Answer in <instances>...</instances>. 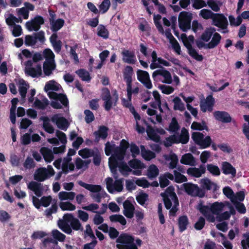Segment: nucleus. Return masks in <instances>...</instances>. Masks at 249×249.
Listing matches in <instances>:
<instances>
[{
    "label": "nucleus",
    "mask_w": 249,
    "mask_h": 249,
    "mask_svg": "<svg viewBox=\"0 0 249 249\" xmlns=\"http://www.w3.org/2000/svg\"><path fill=\"white\" fill-rule=\"evenodd\" d=\"M134 237L127 233H121L116 239L118 249H138Z\"/></svg>",
    "instance_id": "f257e3e1"
},
{
    "label": "nucleus",
    "mask_w": 249,
    "mask_h": 249,
    "mask_svg": "<svg viewBox=\"0 0 249 249\" xmlns=\"http://www.w3.org/2000/svg\"><path fill=\"white\" fill-rule=\"evenodd\" d=\"M181 38L184 46L187 49L188 54L196 60L202 61L203 60V55L199 54L196 50L193 48L192 43L187 39L186 35L182 34Z\"/></svg>",
    "instance_id": "f03ea898"
},
{
    "label": "nucleus",
    "mask_w": 249,
    "mask_h": 249,
    "mask_svg": "<svg viewBox=\"0 0 249 249\" xmlns=\"http://www.w3.org/2000/svg\"><path fill=\"white\" fill-rule=\"evenodd\" d=\"M183 185L185 192L191 196H198L202 198L205 196V192L199 188L197 184L186 183H184Z\"/></svg>",
    "instance_id": "7ed1b4c3"
},
{
    "label": "nucleus",
    "mask_w": 249,
    "mask_h": 249,
    "mask_svg": "<svg viewBox=\"0 0 249 249\" xmlns=\"http://www.w3.org/2000/svg\"><path fill=\"white\" fill-rule=\"evenodd\" d=\"M25 73L33 78L37 77L42 74L41 66L37 64L35 67H33V62L31 60H28L25 62Z\"/></svg>",
    "instance_id": "20e7f679"
},
{
    "label": "nucleus",
    "mask_w": 249,
    "mask_h": 249,
    "mask_svg": "<svg viewBox=\"0 0 249 249\" xmlns=\"http://www.w3.org/2000/svg\"><path fill=\"white\" fill-rule=\"evenodd\" d=\"M44 20L42 17L36 16L31 21H28L26 23L27 29L30 31H37L40 28L41 25L43 24Z\"/></svg>",
    "instance_id": "39448f33"
},
{
    "label": "nucleus",
    "mask_w": 249,
    "mask_h": 249,
    "mask_svg": "<svg viewBox=\"0 0 249 249\" xmlns=\"http://www.w3.org/2000/svg\"><path fill=\"white\" fill-rule=\"evenodd\" d=\"M137 76L138 80L147 89H151L152 88L150 76L147 71L138 70L137 71Z\"/></svg>",
    "instance_id": "423d86ee"
},
{
    "label": "nucleus",
    "mask_w": 249,
    "mask_h": 249,
    "mask_svg": "<svg viewBox=\"0 0 249 249\" xmlns=\"http://www.w3.org/2000/svg\"><path fill=\"white\" fill-rule=\"evenodd\" d=\"M213 22L214 26L222 30L227 29L228 20L223 14L216 13L213 19Z\"/></svg>",
    "instance_id": "0eeeda50"
},
{
    "label": "nucleus",
    "mask_w": 249,
    "mask_h": 249,
    "mask_svg": "<svg viewBox=\"0 0 249 249\" xmlns=\"http://www.w3.org/2000/svg\"><path fill=\"white\" fill-rule=\"evenodd\" d=\"M201 186L205 192V190L207 191L212 190L213 193H215L219 189V186L216 183L212 181L208 178H203L201 180Z\"/></svg>",
    "instance_id": "6e6552de"
},
{
    "label": "nucleus",
    "mask_w": 249,
    "mask_h": 249,
    "mask_svg": "<svg viewBox=\"0 0 249 249\" xmlns=\"http://www.w3.org/2000/svg\"><path fill=\"white\" fill-rule=\"evenodd\" d=\"M213 115L216 120L223 123H229L232 121L230 114L225 111H215L213 113Z\"/></svg>",
    "instance_id": "1a4fd4ad"
},
{
    "label": "nucleus",
    "mask_w": 249,
    "mask_h": 249,
    "mask_svg": "<svg viewBox=\"0 0 249 249\" xmlns=\"http://www.w3.org/2000/svg\"><path fill=\"white\" fill-rule=\"evenodd\" d=\"M158 75H161L164 77V81L163 82L165 83L171 84L172 82L170 72L164 68H162V69L157 70L153 72L152 77L154 80H155Z\"/></svg>",
    "instance_id": "9d476101"
},
{
    "label": "nucleus",
    "mask_w": 249,
    "mask_h": 249,
    "mask_svg": "<svg viewBox=\"0 0 249 249\" xmlns=\"http://www.w3.org/2000/svg\"><path fill=\"white\" fill-rule=\"evenodd\" d=\"M124 214L128 218H132L134 216L135 207L131 201L128 199L123 203Z\"/></svg>",
    "instance_id": "9b49d317"
},
{
    "label": "nucleus",
    "mask_w": 249,
    "mask_h": 249,
    "mask_svg": "<svg viewBox=\"0 0 249 249\" xmlns=\"http://www.w3.org/2000/svg\"><path fill=\"white\" fill-rule=\"evenodd\" d=\"M102 99L104 102V107L106 110L109 111L112 107V102L110 91L107 88L103 89Z\"/></svg>",
    "instance_id": "f8f14e48"
},
{
    "label": "nucleus",
    "mask_w": 249,
    "mask_h": 249,
    "mask_svg": "<svg viewBox=\"0 0 249 249\" xmlns=\"http://www.w3.org/2000/svg\"><path fill=\"white\" fill-rule=\"evenodd\" d=\"M214 105V99L212 95H209L206 97L205 102L200 104V107L203 112H206L207 110L211 112Z\"/></svg>",
    "instance_id": "ddd939ff"
},
{
    "label": "nucleus",
    "mask_w": 249,
    "mask_h": 249,
    "mask_svg": "<svg viewBox=\"0 0 249 249\" xmlns=\"http://www.w3.org/2000/svg\"><path fill=\"white\" fill-rule=\"evenodd\" d=\"M28 188L33 191L37 197H40L43 195L44 189L40 183L32 181L28 185Z\"/></svg>",
    "instance_id": "4468645a"
},
{
    "label": "nucleus",
    "mask_w": 249,
    "mask_h": 249,
    "mask_svg": "<svg viewBox=\"0 0 249 249\" xmlns=\"http://www.w3.org/2000/svg\"><path fill=\"white\" fill-rule=\"evenodd\" d=\"M221 170L225 175H231L232 178L236 176V169L229 162L223 161L221 164Z\"/></svg>",
    "instance_id": "2eb2a0df"
},
{
    "label": "nucleus",
    "mask_w": 249,
    "mask_h": 249,
    "mask_svg": "<svg viewBox=\"0 0 249 249\" xmlns=\"http://www.w3.org/2000/svg\"><path fill=\"white\" fill-rule=\"evenodd\" d=\"M108 128L104 125H101L99 127L98 130L94 132L93 134L95 136L94 141L96 142H98L100 139H105L108 135L107 131Z\"/></svg>",
    "instance_id": "dca6fc26"
},
{
    "label": "nucleus",
    "mask_w": 249,
    "mask_h": 249,
    "mask_svg": "<svg viewBox=\"0 0 249 249\" xmlns=\"http://www.w3.org/2000/svg\"><path fill=\"white\" fill-rule=\"evenodd\" d=\"M47 169L45 167L39 168L36 172L34 175V179L38 181L42 182L49 178L47 175Z\"/></svg>",
    "instance_id": "f3484780"
},
{
    "label": "nucleus",
    "mask_w": 249,
    "mask_h": 249,
    "mask_svg": "<svg viewBox=\"0 0 249 249\" xmlns=\"http://www.w3.org/2000/svg\"><path fill=\"white\" fill-rule=\"evenodd\" d=\"M163 158L166 161L171 160L168 166L169 169H174L177 168V164L178 162V159L176 154L172 153L169 155L165 154L163 155Z\"/></svg>",
    "instance_id": "a211bd4d"
},
{
    "label": "nucleus",
    "mask_w": 249,
    "mask_h": 249,
    "mask_svg": "<svg viewBox=\"0 0 249 249\" xmlns=\"http://www.w3.org/2000/svg\"><path fill=\"white\" fill-rule=\"evenodd\" d=\"M40 152L47 163H50L54 159L53 152L50 149L43 147L40 148Z\"/></svg>",
    "instance_id": "6ab92c4d"
},
{
    "label": "nucleus",
    "mask_w": 249,
    "mask_h": 249,
    "mask_svg": "<svg viewBox=\"0 0 249 249\" xmlns=\"http://www.w3.org/2000/svg\"><path fill=\"white\" fill-rule=\"evenodd\" d=\"M189 224V219L187 215H183L180 216L178 220V227L179 231L182 232L185 231Z\"/></svg>",
    "instance_id": "aec40b11"
},
{
    "label": "nucleus",
    "mask_w": 249,
    "mask_h": 249,
    "mask_svg": "<svg viewBox=\"0 0 249 249\" xmlns=\"http://www.w3.org/2000/svg\"><path fill=\"white\" fill-rule=\"evenodd\" d=\"M78 184L81 187L85 188L92 193H99L102 190V187L100 185L89 184L84 182L81 180L78 181Z\"/></svg>",
    "instance_id": "412c9836"
},
{
    "label": "nucleus",
    "mask_w": 249,
    "mask_h": 249,
    "mask_svg": "<svg viewBox=\"0 0 249 249\" xmlns=\"http://www.w3.org/2000/svg\"><path fill=\"white\" fill-rule=\"evenodd\" d=\"M56 67L54 60H47L43 63V68L45 75L49 76L52 73Z\"/></svg>",
    "instance_id": "4be33fe9"
},
{
    "label": "nucleus",
    "mask_w": 249,
    "mask_h": 249,
    "mask_svg": "<svg viewBox=\"0 0 249 249\" xmlns=\"http://www.w3.org/2000/svg\"><path fill=\"white\" fill-rule=\"evenodd\" d=\"M122 54L123 56V61L128 64H134L136 62V57L133 52L128 50H124Z\"/></svg>",
    "instance_id": "5701e85b"
},
{
    "label": "nucleus",
    "mask_w": 249,
    "mask_h": 249,
    "mask_svg": "<svg viewBox=\"0 0 249 249\" xmlns=\"http://www.w3.org/2000/svg\"><path fill=\"white\" fill-rule=\"evenodd\" d=\"M211 41L206 44V49H213L216 47L220 43L221 36L218 33H214Z\"/></svg>",
    "instance_id": "b1692460"
},
{
    "label": "nucleus",
    "mask_w": 249,
    "mask_h": 249,
    "mask_svg": "<svg viewBox=\"0 0 249 249\" xmlns=\"http://www.w3.org/2000/svg\"><path fill=\"white\" fill-rule=\"evenodd\" d=\"M140 148L141 155L145 160L149 161L156 157V154L152 151L146 149L144 145H141Z\"/></svg>",
    "instance_id": "393cba45"
},
{
    "label": "nucleus",
    "mask_w": 249,
    "mask_h": 249,
    "mask_svg": "<svg viewBox=\"0 0 249 249\" xmlns=\"http://www.w3.org/2000/svg\"><path fill=\"white\" fill-rule=\"evenodd\" d=\"M180 162L185 165L194 166L195 163V159L191 154H185L182 156L180 159Z\"/></svg>",
    "instance_id": "a878e982"
},
{
    "label": "nucleus",
    "mask_w": 249,
    "mask_h": 249,
    "mask_svg": "<svg viewBox=\"0 0 249 249\" xmlns=\"http://www.w3.org/2000/svg\"><path fill=\"white\" fill-rule=\"evenodd\" d=\"M133 72V69L131 66H127L125 68L124 71V79L126 84H130L132 83V76Z\"/></svg>",
    "instance_id": "bb28decb"
},
{
    "label": "nucleus",
    "mask_w": 249,
    "mask_h": 249,
    "mask_svg": "<svg viewBox=\"0 0 249 249\" xmlns=\"http://www.w3.org/2000/svg\"><path fill=\"white\" fill-rule=\"evenodd\" d=\"M40 119L43 121V128L47 133L53 134L54 133V129L49 123L50 119L48 117H41Z\"/></svg>",
    "instance_id": "cd10ccee"
},
{
    "label": "nucleus",
    "mask_w": 249,
    "mask_h": 249,
    "mask_svg": "<svg viewBox=\"0 0 249 249\" xmlns=\"http://www.w3.org/2000/svg\"><path fill=\"white\" fill-rule=\"evenodd\" d=\"M65 21L62 18H58L56 20L51 21V29L53 32H56L59 30L64 25Z\"/></svg>",
    "instance_id": "c85d7f7f"
},
{
    "label": "nucleus",
    "mask_w": 249,
    "mask_h": 249,
    "mask_svg": "<svg viewBox=\"0 0 249 249\" xmlns=\"http://www.w3.org/2000/svg\"><path fill=\"white\" fill-rule=\"evenodd\" d=\"M215 31V29L214 27L207 28L201 35V39L205 42L209 41Z\"/></svg>",
    "instance_id": "c756f323"
},
{
    "label": "nucleus",
    "mask_w": 249,
    "mask_h": 249,
    "mask_svg": "<svg viewBox=\"0 0 249 249\" xmlns=\"http://www.w3.org/2000/svg\"><path fill=\"white\" fill-rule=\"evenodd\" d=\"M34 104L36 108L44 110L49 105V101L46 97L43 98L41 101L36 98Z\"/></svg>",
    "instance_id": "7c9ffc66"
},
{
    "label": "nucleus",
    "mask_w": 249,
    "mask_h": 249,
    "mask_svg": "<svg viewBox=\"0 0 249 249\" xmlns=\"http://www.w3.org/2000/svg\"><path fill=\"white\" fill-rule=\"evenodd\" d=\"M146 132L148 136L151 140L157 142L160 141V136L155 132L154 129L151 125L147 126Z\"/></svg>",
    "instance_id": "2f4dec72"
},
{
    "label": "nucleus",
    "mask_w": 249,
    "mask_h": 249,
    "mask_svg": "<svg viewBox=\"0 0 249 249\" xmlns=\"http://www.w3.org/2000/svg\"><path fill=\"white\" fill-rule=\"evenodd\" d=\"M59 198L61 200H72L75 196V193L73 192H60L58 194Z\"/></svg>",
    "instance_id": "473e14b6"
},
{
    "label": "nucleus",
    "mask_w": 249,
    "mask_h": 249,
    "mask_svg": "<svg viewBox=\"0 0 249 249\" xmlns=\"http://www.w3.org/2000/svg\"><path fill=\"white\" fill-rule=\"evenodd\" d=\"M94 148L93 149L85 148L78 151V154L83 159H87L92 157L95 152Z\"/></svg>",
    "instance_id": "72a5a7b5"
},
{
    "label": "nucleus",
    "mask_w": 249,
    "mask_h": 249,
    "mask_svg": "<svg viewBox=\"0 0 249 249\" xmlns=\"http://www.w3.org/2000/svg\"><path fill=\"white\" fill-rule=\"evenodd\" d=\"M76 73L84 81L89 82L91 80L89 72L86 70L80 69L76 71Z\"/></svg>",
    "instance_id": "f704fd0d"
},
{
    "label": "nucleus",
    "mask_w": 249,
    "mask_h": 249,
    "mask_svg": "<svg viewBox=\"0 0 249 249\" xmlns=\"http://www.w3.org/2000/svg\"><path fill=\"white\" fill-rule=\"evenodd\" d=\"M223 207L224 205L221 202H214L210 207L211 212H212L213 214L217 215L222 210Z\"/></svg>",
    "instance_id": "c9c22d12"
},
{
    "label": "nucleus",
    "mask_w": 249,
    "mask_h": 249,
    "mask_svg": "<svg viewBox=\"0 0 249 249\" xmlns=\"http://www.w3.org/2000/svg\"><path fill=\"white\" fill-rule=\"evenodd\" d=\"M159 174V170L155 164L149 166L147 170V176L149 178H153L157 177Z\"/></svg>",
    "instance_id": "e433bc0d"
},
{
    "label": "nucleus",
    "mask_w": 249,
    "mask_h": 249,
    "mask_svg": "<svg viewBox=\"0 0 249 249\" xmlns=\"http://www.w3.org/2000/svg\"><path fill=\"white\" fill-rule=\"evenodd\" d=\"M109 220L112 222H119L122 225L126 224V220L125 218L120 214H113L109 216Z\"/></svg>",
    "instance_id": "4c0bfd02"
},
{
    "label": "nucleus",
    "mask_w": 249,
    "mask_h": 249,
    "mask_svg": "<svg viewBox=\"0 0 249 249\" xmlns=\"http://www.w3.org/2000/svg\"><path fill=\"white\" fill-rule=\"evenodd\" d=\"M244 120L247 122L243 124V133L245 136L246 139L249 140V115H244L243 116Z\"/></svg>",
    "instance_id": "58836bf2"
},
{
    "label": "nucleus",
    "mask_w": 249,
    "mask_h": 249,
    "mask_svg": "<svg viewBox=\"0 0 249 249\" xmlns=\"http://www.w3.org/2000/svg\"><path fill=\"white\" fill-rule=\"evenodd\" d=\"M191 128L193 130H196L199 131L208 130V127L204 121H202V124L196 122H194L191 126Z\"/></svg>",
    "instance_id": "ea45409f"
},
{
    "label": "nucleus",
    "mask_w": 249,
    "mask_h": 249,
    "mask_svg": "<svg viewBox=\"0 0 249 249\" xmlns=\"http://www.w3.org/2000/svg\"><path fill=\"white\" fill-rule=\"evenodd\" d=\"M97 35L104 39H107L109 37V32L103 25H99L97 28Z\"/></svg>",
    "instance_id": "a19ab883"
},
{
    "label": "nucleus",
    "mask_w": 249,
    "mask_h": 249,
    "mask_svg": "<svg viewBox=\"0 0 249 249\" xmlns=\"http://www.w3.org/2000/svg\"><path fill=\"white\" fill-rule=\"evenodd\" d=\"M174 103V109L175 110H180L183 111L185 110V108L184 104L182 103L179 97L176 96L173 100Z\"/></svg>",
    "instance_id": "79ce46f5"
},
{
    "label": "nucleus",
    "mask_w": 249,
    "mask_h": 249,
    "mask_svg": "<svg viewBox=\"0 0 249 249\" xmlns=\"http://www.w3.org/2000/svg\"><path fill=\"white\" fill-rule=\"evenodd\" d=\"M69 125L70 124L69 123L68 121L63 117H59L56 124L58 128L64 131L67 130Z\"/></svg>",
    "instance_id": "37998d69"
},
{
    "label": "nucleus",
    "mask_w": 249,
    "mask_h": 249,
    "mask_svg": "<svg viewBox=\"0 0 249 249\" xmlns=\"http://www.w3.org/2000/svg\"><path fill=\"white\" fill-rule=\"evenodd\" d=\"M180 129V126L176 117H173L167 130L171 132H177Z\"/></svg>",
    "instance_id": "c03bdc74"
},
{
    "label": "nucleus",
    "mask_w": 249,
    "mask_h": 249,
    "mask_svg": "<svg viewBox=\"0 0 249 249\" xmlns=\"http://www.w3.org/2000/svg\"><path fill=\"white\" fill-rule=\"evenodd\" d=\"M60 85L55 83L54 81H50L47 82L44 87V90L46 91L49 90L58 91Z\"/></svg>",
    "instance_id": "a18cd8bd"
},
{
    "label": "nucleus",
    "mask_w": 249,
    "mask_h": 249,
    "mask_svg": "<svg viewBox=\"0 0 249 249\" xmlns=\"http://www.w3.org/2000/svg\"><path fill=\"white\" fill-rule=\"evenodd\" d=\"M179 136L180 143L186 144L188 142L189 140V134L188 130L185 127L182 128L181 134Z\"/></svg>",
    "instance_id": "49530a36"
},
{
    "label": "nucleus",
    "mask_w": 249,
    "mask_h": 249,
    "mask_svg": "<svg viewBox=\"0 0 249 249\" xmlns=\"http://www.w3.org/2000/svg\"><path fill=\"white\" fill-rule=\"evenodd\" d=\"M216 13H213L210 10L203 9L200 11L199 16L205 19H213Z\"/></svg>",
    "instance_id": "de8ad7c7"
},
{
    "label": "nucleus",
    "mask_w": 249,
    "mask_h": 249,
    "mask_svg": "<svg viewBox=\"0 0 249 249\" xmlns=\"http://www.w3.org/2000/svg\"><path fill=\"white\" fill-rule=\"evenodd\" d=\"M163 193L166 194L168 197H170L172 201L178 200V197L175 192V188L173 186H169L165 190V192Z\"/></svg>",
    "instance_id": "09e8293b"
},
{
    "label": "nucleus",
    "mask_w": 249,
    "mask_h": 249,
    "mask_svg": "<svg viewBox=\"0 0 249 249\" xmlns=\"http://www.w3.org/2000/svg\"><path fill=\"white\" fill-rule=\"evenodd\" d=\"M61 209L63 211H74L76 207L71 202L69 201L61 202L59 204Z\"/></svg>",
    "instance_id": "8fccbe9b"
},
{
    "label": "nucleus",
    "mask_w": 249,
    "mask_h": 249,
    "mask_svg": "<svg viewBox=\"0 0 249 249\" xmlns=\"http://www.w3.org/2000/svg\"><path fill=\"white\" fill-rule=\"evenodd\" d=\"M192 18V14L186 11H182L179 13L178 20L191 23Z\"/></svg>",
    "instance_id": "3c124183"
},
{
    "label": "nucleus",
    "mask_w": 249,
    "mask_h": 249,
    "mask_svg": "<svg viewBox=\"0 0 249 249\" xmlns=\"http://www.w3.org/2000/svg\"><path fill=\"white\" fill-rule=\"evenodd\" d=\"M207 168L208 171L213 176H218L220 175V171L217 166L213 164H208Z\"/></svg>",
    "instance_id": "603ef678"
},
{
    "label": "nucleus",
    "mask_w": 249,
    "mask_h": 249,
    "mask_svg": "<svg viewBox=\"0 0 249 249\" xmlns=\"http://www.w3.org/2000/svg\"><path fill=\"white\" fill-rule=\"evenodd\" d=\"M207 5L213 11L218 12L220 10V6L221 5V3H220L219 1L208 0L207 2Z\"/></svg>",
    "instance_id": "864d4df0"
},
{
    "label": "nucleus",
    "mask_w": 249,
    "mask_h": 249,
    "mask_svg": "<svg viewBox=\"0 0 249 249\" xmlns=\"http://www.w3.org/2000/svg\"><path fill=\"white\" fill-rule=\"evenodd\" d=\"M129 165L133 169H142L143 164L139 160L134 159L128 161Z\"/></svg>",
    "instance_id": "5fc2aeb1"
},
{
    "label": "nucleus",
    "mask_w": 249,
    "mask_h": 249,
    "mask_svg": "<svg viewBox=\"0 0 249 249\" xmlns=\"http://www.w3.org/2000/svg\"><path fill=\"white\" fill-rule=\"evenodd\" d=\"M196 208L204 216L211 212L210 207L206 205H204L202 201H200Z\"/></svg>",
    "instance_id": "6e6d98bb"
},
{
    "label": "nucleus",
    "mask_w": 249,
    "mask_h": 249,
    "mask_svg": "<svg viewBox=\"0 0 249 249\" xmlns=\"http://www.w3.org/2000/svg\"><path fill=\"white\" fill-rule=\"evenodd\" d=\"M26 86V84L24 80H22V81H20L18 90L22 99H24L26 95L27 88Z\"/></svg>",
    "instance_id": "4d7b16f0"
},
{
    "label": "nucleus",
    "mask_w": 249,
    "mask_h": 249,
    "mask_svg": "<svg viewBox=\"0 0 249 249\" xmlns=\"http://www.w3.org/2000/svg\"><path fill=\"white\" fill-rule=\"evenodd\" d=\"M204 135L203 133L199 132H194L192 134V138L195 142L199 145L201 142L203 138H204Z\"/></svg>",
    "instance_id": "13d9d810"
},
{
    "label": "nucleus",
    "mask_w": 249,
    "mask_h": 249,
    "mask_svg": "<svg viewBox=\"0 0 249 249\" xmlns=\"http://www.w3.org/2000/svg\"><path fill=\"white\" fill-rule=\"evenodd\" d=\"M123 178L118 179H116L113 183V190H115V191L118 192L122 191L123 189Z\"/></svg>",
    "instance_id": "bf43d9fd"
},
{
    "label": "nucleus",
    "mask_w": 249,
    "mask_h": 249,
    "mask_svg": "<svg viewBox=\"0 0 249 249\" xmlns=\"http://www.w3.org/2000/svg\"><path fill=\"white\" fill-rule=\"evenodd\" d=\"M110 6L109 0H104L99 6L100 12L102 14L106 13Z\"/></svg>",
    "instance_id": "052dcab7"
},
{
    "label": "nucleus",
    "mask_w": 249,
    "mask_h": 249,
    "mask_svg": "<svg viewBox=\"0 0 249 249\" xmlns=\"http://www.w3.org/2000/svg\"><path fill=\"white\" fill-rule=\"evenodd\" d=\"M58 227L63 231L67 234H71L72 232L71 225L68 223H66L65 222H59Z\"/></svg>",
    "instance_id": "680f3d73"
},
{
    "label": "nucleus",
    "mask_w": 249,
    "mask_h": 249,
    "mask_svg": "<svg viewBox=\"0 0 249 249\" xmlns=\"http://www.w3.org/2000/svg\"><path fill=\"white\" fill-rule=\"evenodd\" d=\"M36 166V163L34 160L31 157H27L23 163V166L26 169H31L34 168Z\"/></svg>",
    "instance_id": "e2e57ef3"
},
{
    "label": "nucleus",
    "mask_w": 249,
    "mask_h": 249,
    "mask_svg": "<svg viewBox=\"0 0 249 249\" xmlns=\"http://www.w3.org/2000/svg\"><path fill=\"white\" fill-rule=\"evenodd\" d=\"M94 150L95 151L94 152V155L92 156L93 157V162L95 165L99 166L101 163V156L98 149L97 147H94Z\"/></svg>",
    "instance_id": "0e129e2a"
},
{
    "label": "nucleus",
    "mask_w": 249,
    "mask_h": 249,
    "mask_svg": "<svg viewBox=\"0 0 249 249\" xmlns=\"http://www.w3.org/2000/svg\"><path fill=\"white\" fill-rule=\"evenodd\" d=\"M136 200L139 204L143 206L148 199V195L146 193H142L136 196Z\"/></svg>",
    "instance_id": "69168bd1"
},
{
    "label": "nucleus",
    "mask_w": 249,
    "mask_h": 249,
    "mask_svg": "<svg viewBox=\"0 0 249 249\" xmlns=\"http://www.w3.org/2000/svg\"><path fill=\"white\" fill-rule=\"evenodd\" d=\"M212 142L211 138L209 136H207L205 138H203L201 142L198 145L202 149L206 148L209 147Z\"/></svg>",
    "instance_id": "338daca9"
},
{
    "label": "nucleus",
    "mask_w": 249,
    "mask_h": 249,
    "mask_svg": "<svg viewBox=\"0 0 249 249\" xmlns=\"http://www.w3.org/2000/svg\"><path fill=\"white\" fill-rule=\"evenodd\" d=\"M52 235L54 239L60 242L64 241L66 238L65 235L57 230H53L52 231Z\"/></svg>",
    "instance_id": "774afa93"
}]
</instances>
